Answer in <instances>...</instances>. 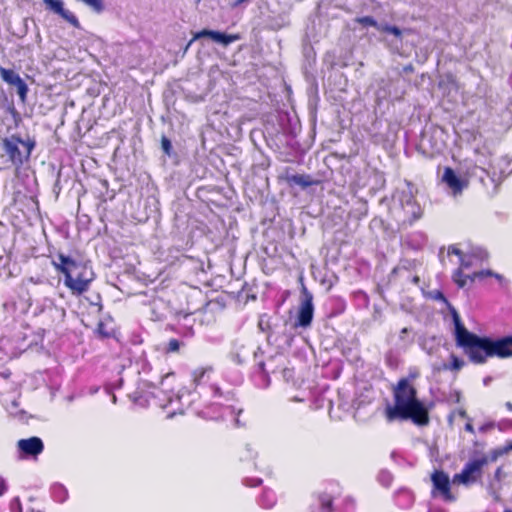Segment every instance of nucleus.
Segmentation results:
<instances>
[{
	"mask_svg": "<svg viewBox=\"0 0 512 512\" xmlns=\"http://www.w3.org/2000/svg\"><path fill=\"white\" fill-rule=\"evenodd\" d=\"M44 450L43 441L39 437L20 439L17 442V456L19 459H35Z\"/></svg>",
	"mask_w": 512,
	"mask_h": 512,
	"instance_id": "obj_10",
	"label": "nucleus"
},
{
	"mask_svg": "<svg viewBox=\"0 0 512 512\" xmlns=\"http://www.w3.org/2000/svg\"><path fill=\"white\" fill-rule=\"evenodd\" d=\"M202 37H210L213 41H215L217 43H221L224 46H228L229 44L240 39L239 35H237V34L228 35V34H225V33L219 32V31L204 29L200 32H197L194 35L193 39L187 44L185 50H187L189 48V46L191 45V43L194 40L202 38Z\"/></svg>",
	"mask_w": 512,
	"mask_h": 512,
	"instance_id": "obj_15",
	"label": "nucleus"
},
{
	"mask_svg": "<svg viewBox=\"0 0 512 512\" xmlns=\"http://www.w3.org/2000/svg\"><path fill=\"white\" fill-rule=\"evenodd\" d=\"M313 313V296L306 288H303L302 299L298 311L297 322L295 325L304 328L308 327L312 322Z\"/></svg>",
	"mask_w": 512,
	"mask_h": 512,
	"instance_id": "obj_11",
	"label": "nucleus"
},
{
	"mask_svg": "<svg viewBox=\"0 0 512 512\" xmlns=\"http://www.w3.org/2000/svg\"><path fill=\"white\" fill-rule=\"evenodd\" d=\"M505 512H512V511L507 510V511H505Z\"/></svg>",
	"mask_w": 512,
	"mask_h": 512,
	"instance_id": "obj_51",
	"label": "nucleus"
},
{
	"mask_svg": "<svg viewBox=\"0 0 512 512\" xmlns=\"http://www.w3.org/2000/svg\"><path fill=\"white\" fill-rule=\"evenodd\" d=\"M11 404H12L13 408H16L18 406V403L15 400H13L11 402Z\"/></svg>",
	"mask_w": 512,
	"mask_h": 512,
	"instance_id": "obj_43",
	"label": "nucleus"
},
{
	"mask_svg": "<svg viewBox=\"0 0 512 512\" xmlns=\"http://www.w3.org/2000/svg\"><path fill=\"white\" fill-rule=\"evenodd\" d=\"M478 260H479V258L475 254H472V253L465 254L464 256H461V259L459 261V268L457 270H455L452 275V279H453L454 283L459 288H464L468 284H471V283L475 282L476 280H482L488 276H495L496 278H500V276L498 274H494L490 270H482V271H478V272H473L472 274H466L465 270H468V269L474 267L477 264Z\"/></svg>",
	"mask_w": 512,
	"mask_h": 512,
	"instance_id": "obj_5",
	"label": "nucleus"
},
{
	"mask_svg": "<svg viewBox=\"0 0 512 512\" xmlns=\"http://www.w3.org/2000/svg\"><path fill=\"white\" fill-rule=\"evenodd\" d=\"M500 475H501V468H498V469L495 471V477H496V478H500Z\"/></svg>",
	"mask_w": 512,
	"mask_h": 512,
	"instance_id": "obj_39",
	"label": "nucleus"
},
{
	"mask_svg": "<svg viewBox=\"0 0 512 512\" xmlns=\"http://www.w3.org/2000/svg\"><path fill=\"white\" fill-rule=\"evenodd\" d=\"M509 83H510V85H511V87H512V72H511V75H510V77H509Z\"/></svg>",
	"mask_w": 512,
	"mask_h": 512,
	"instance_id": "obj_45",
	"label": "nucleus"
},
{
	"mask_svg": "<svg viewBox=\"0 0 512 512\" xmlns=\"http://www.w3.org/2000/svg\"><path fill=\"white\" fill-rule=\"evenodd\" d=\"M506 407H507L508 410L512 411V403L507 402L506 403Z\"/></svg>",
	"mask_w": 512,
	"mask_h": 512,
	"instance_id": "obj_41",
	"label": "nucleus"
},
{
	"mask_svg": "<svg viewBox=\"0 0 512 512\" xmlns=\"http://www.w3.org/2000/svg\"><path fill=\"white\" fill-rule=\"evenodd\" d=\"M355 21L361 24L363 27H375L377 26V21L371 16H364L356 18Z\"/></svg>",
	"mask_w": 512,
	"mask_h": 512,
	"instance_id": "obj_23",
	"label": "nucleus"
},
{
	"mask_svg": "<svg viewBox=\"0 0 512 512\" xmlns=\"http://www.w3.org/2000/svg\"><path fill=\"white\" fill-rule=\"evenodd\" d=\"M248 1L249 0H235L234 2L231 3L230 6H231V8H237Z\"/></svg>",
	"mask_w": 512,
	"mask_h": 512,
	"instance_id": "obj_36",
	"label": "nucleus"
},
{
	"mask_svg": "<svg viewBox=\"0 0 512 512\" xmlns=\"http://www.w3.org/2000/svg\"><path fill=\"white\" fill-rule=\"evenodd\" d=\"M508 427L512 428V420L508 422Z\"/></svg>",
	"mask_w": 512,
	"mask_h": 512,
	"instance_id": "obj_48",
	"label": "nucleus"
},
{
	"mask_svg": "<svg viewBox=\"0 0 512 512\" xmlns=\"http://www.w3.org/2000/svg\"><path fill=\"white\" fill-rule=\"evenodd\" d=\"M464 365V361L455 355H451V366L452 370H460Z\"/></svg>",
	"mask_w": 512,
	"mask_h": 512,
	"instance_id": "obj_24",
	"label": "nucleus"
},
{
	"mask_svg": "<svg viewBox=\"0 0 512 512\" xmlns=\"http://www.w3.org/2000/svg\"><path fill=\"white\" fill-rule=\"evenodd\" d=\"M389 33L398 38L402 35V31L396 26H392Z\"/></svg>",
	"mask_w": 512,
	"mask_h": 512,
	"instance_id": "obj_35",
	"label": "nucleus"
},
{
	"mask_svg": "<svg viewBox=\"0 0 512 512\" xmlns=\"http://www.w3.org/2000/svg\"><path fill=\"white\" fill-rule=\"evenodd\" d=\"M512 451V439L507 441L506 444L502 447H499L492 451L491 453V461H496L498 457L509 453Z\"/></svg>",
	"mask_w": 512,
	"mask_h": 512,
	"instance_id": "obj_22",
	"label": "nucleus"
},
{
	"mask_svg": "<svg viewBox=\"0 0 512 512\" xmlns=\"http://www.w3.org/2000/svg\"><path fill=\"white\" fill-rule=\"evenodd\" d=\"M112 401H113V403H116V396L115 395L112 396Z\"/></svg>",
	"mask_w": 512,
	"mask_h": 512,
	"instance_id": "obj_47",
	"label": "nucleus"
},
{
	"mask_svg": "<svg viewBox=\"0 0 512 512\" xmlns=\"http://www.w3.org/2000/svg\"><path fill=\"white\" fill-rule=\"evenodd\" d=\"M415 188L411 183H406L401 189H398L395 194V201L399 202L401 209L404 212V220L414 221L421 217V206L415 199Z\"/></svg>",
	"mask_w": 512,
	"mask_h": 512,
	"instance_id": "obj_8",
	"label": "nucleus"
},
{
	"mask_svg": "<svg viewBox=\"0 0 512 512\" xmlns=\"http://www.w3.org/2000/svg\"><path fill=\"white\" fill-rule=\"evenodd\" d=\"M448 254H454L459 257V260L461 259V256H464L465 254L456 246H451L448 248Z\"/></svg>",
	"mask_w": 512,
	"mask_h": 512,
	"instance_id": "obj_29",
	"label": "nucleus"
},
{
	"mask_svg": "<svg viewBox=\"0 0 512 512\" xmlns=\"http://www.w3.org/2000/svg\"><path fill=\"white\" fill-rule=\"evenodd\" d=\"M35 146L33 141H24L16 136L3 139L2 147L11 163L19 167L29 159L31 152Z\"/></svg>",
	"mask_w": 512,
	"mask_h": 512,
	"instance_id": "obj_7",
	"label": "nucleus"
},
{
	"mask_svg": "<svg viewBox=\"0 0 512 512\" xmlns=\"http://www.w3.org/2000/svg\"><path fill=\"white\" fill-rule=\"evenodd\" d=\"M133 401L140 406H146L149 404V400L144 395L139 394L138 392L135 393Z\"/></svg>",
	"mask_w": 512,
	"mask_h": 512,
	"instance_id": "obj_26",
	"label": "nucleus"
},
{
	"mask_svg": "<svg viewBox=\"0 0 512 512\" xmlns=\"http://www.w3.org/2000/svg\"><path fill=\"white\" fill-rule=\"evenodd\" d=\"M416 393L409 379H400L393 391L394 405L388 406L385 410L387 420L392 422L396 419H410L417 425L428 424V410L418 400Z\"/></svg>",
	"mask_w": 512,
	"mask_h": 512,
	"instance_id": "obj_3",
	"label": "nucleus"
},
{
	"mask_svg": "<svg viewBox=\"0 0 512 512\" xmlns=\"http://www.w3.org/2000/svg\"><path fill=\"white\" fill-rule=\"evenodd\" d=\"M0 76L3 81L10 85H14L17 88V93L24 102L28 92V87L19 74L12 69L0 67Z\"/></svg>",
	"mask_w": 512,
	"mask_h": 512,
	"instance_id": "obj_14",
	"label": "nucleus"
},
{
	"mask_svg": "<svg viewBox=\"0 0 512 512\" xmlns=\"http://www.w3.org/2000/svg\"><path fill=\"white\" fill-rule=\"evenodd\" d=\"M162 148L165 151V153L169 154L171 149V143L167 138L162 139Z\"/></svg>",
	"mask_w": 512,
	"mask_h": 512,
	"instance_id": "obj_32",
	"label": "nucleus"
},
{
	"mask_svg": "<svg viewBox=\"0 0 512 512\" xmlns=\"http://www.w3.org/2000/svg\"><path fill=\"white\" fill-rule=\"evenodd\" d=\"M489 381H490V378H489V377H488V378H485V379H484V384H485V385H488Z\"/></svg>",
	"mask_w": 512,
	"mask_h": 512,
	"instance_id": "obj_44",
	"label": "nucleus"
},
{
	"mask_svg": "<svg viewBox=\"0 0 512 512\" xmlns=\"http://www.w3.org/2000/svg\"><path fill=\"white\" fill-rule=\"evenodd\" d=\"M508 109H509V112L512 114V102L510 103Z\"/></svg>",
	"mask_w": 512,
	"mask_h": 512,
	"instance_id": "obj_46",
	"label": "nucleus"
},
{
	"mask_svg": "<svg viewBox=\"0 0 512 512\" xmlns=\"http://www.w3.org/2000/svg\"><path fill=\"white\" fill-rule=\"evenodd\" d=\"M293 401H302L300 398H294Z\"/></svg>",
	"mask_w": 512,
	"mask_h": 512,
	"instance_id": "obj_49",
	"label": "nucleus"
},
{
	"mask_svg": "<svg viewBox=\"0 0 512 512\" xmlns=\"http://www.w3.org/2000/svg\"><path fill=\"white\" fill-rule=\"evenodd\" d=\"M31 512H41V511H34V510H32Z\"/></svg>",
	"mask_w": 512,
	"mask_h": 512,
	"instance_id": "obj_50",
	"label": "nucleus"
},
{
	"mask_svg": "<svg viewBox=\"0 0 512 512\" xmlns=\"http://www.w3.org/2000/svg\"><path fill=\"white\" fill-rule=\"evenodd\" d=\"M459 415L463 418L466 417V412L464 410L459 411Z\"/></svg>",
	"mask_w": 512,
	"mask_h": 512,
	"instance_id": "obj_42",
	"label": "nucleus"
},
{
	"mask_svg": "<svg viewBox=\"0 0 512 512\" xmlns=\"http://www.w3.org/2000/svg\"><path fill=\"white\" fill-rule=\"evenodd\" d=\"M290 182L303 188L311 186L314 183L311 177L306 175H293L290 178Z\"/></svg>",
	"mask_w": 512,
	"mask_h": 512,
	"instance_id": "obj_21",
	"label": "nucleus"
},
{
	"mask_svg": "<svg viewBox=\"0 0 512 512\" xmlns=\"http://www.w3.org/2000/svg\"><path fill=\"white\" fill-rule=\"evenodd\" d=\"M478 162L483 165L481 169L486 172L487 175H491L493 181L512 174V160L509 162L499 160L497 164L489 163L488 167H485L484 163L481 161Z\"/></svg>",
	"mask_w": 512,
	"mask_h": 512,
	"instance_id": "obj_16",
	"label": "nucleus"
},
{
	"mask_svg": "<svg viewBox=\"0 0 512 512\" xmlns=\"http://www.w3.org/2000/svg\"><path fill=\"white\" fill-rule=\"evenodd\" d=\"M442 182L453 196H457L467 187V179L457 175L452 168L446 167L442 175Z\"/></svg>",
	"mask_w": 512,
	"mask_h": 512,
	"instance_id": "obj_12",
	"label": "nucleus"
},
{
	"mask_svg": "<svg viewBox=\"0 0 512 512\" xmlns=\"http://www.w3.org/2000/svg\"><path fill=\"white\" fill-rule=\"evenodd\" d=\"M431 481L433 485V497H440L446 502H454L456 500V496L451 493V481L448 474L444 471L436 470L431 475Z\"/></svg>",
	"mask_w": 512,
	"mask_h": 512,
	"instance_id": "obj_9",
	"label": "nucleus"
},
{
	"mask_svg": "<svg viewBox=\"0 0 512 512\" xmlns=\"http://www.w3.org/2000/svg\"><path fill=\"white\" fill-rule=\"evenodd\" d=\"M332 497L326 493L320 494L307 512H332Z\"/></svg>",
	"mask_w": 512,
	"mask_h": 512,
	"instance_id": "obj_17",
	"label": "nucleus"
},
{
	"mask_svg": "<svg viewBox=\"0 0 512 512\" xmlns=\"http://www.w3.org/2000/svg\"><path fill=\"white\" fill-rule=\"evenodd\" d=\"M413 341V337L410 336V330L408 328H403L399 333L396 346L401 349H406L413 343Z\"/></svg>",
	"mask_w": 512,
	"mask_h": 512,
	"instance_id": "obj_20",
	"label": "nucleus"
},
{
	"mask_svg": "<svg viewBox=\"0 0 512 512\" xmlns=\"http://www.w3.org/2000/svg\"><path fill=\"white\" fill-rule=\"evenodd\" d=\"M276 503V495L272 490L265 489L259 497V504L263 508H272Z\"/></svg>",
	"mask_w": 512,
	"mask_h": 512,
	"instance_id": "obj_19",
	"label": "nucleus"
},
{
	"mask_svg": "<svg viewBox=\"0 0 512 512\" xmlns=\"http://www.w3.org/2000/svg\"><path fill=\"white\" fill-rule=\"evenodd\" d=\"M194 392L177 394L172 393L176 383L174 373H166L156 384L150 385L153 404L167 412V418L183 414L187 407L205 419L218 420L231 418L236 423L235 409L226 405L222 400L226 398L214 382V371L211 367H200L191 373Z\"/></svg>",
	"mask_w": 512,
	"mask_h": 512,
	"instance_id": "obj_1",
	"label": "nucleus"
},
{
	"mask_svg": "<svg viewBox=\"0 0 512 512\" xmlns=\"http://www.w3.org/2000/svg\"><path fill=\"white\" fill-rule=\"evenodd\" d=\"M7 491V484L4 478L0 477V496Z\"/></svg>",
	"mask_w": 512,
	"mask_h": 512,
	"instance_id": "obj_34",
	"label": "nucleus"
},
{
	"mask_svg": "<svg viewBox=\"0 0 512 512\" xmlns=\"http://www.w3.org/2000/svg\"><path fill=\"white\" fill-rule=\"evenodd\" d=\"M179 348H180V342L177 339H171V340H169V342L167 344L166 352H168V353L177 352L179 350Z\"/></svg>",
	"mask_w": 512,
	"mask_h": 512,
	"instance_id": "obj_25",
	"label": "nucleus"
},
{
	"mask_svg": "<svg viewBox=\"0 0 512 512\" xmlns=\"http://www.w3.org/2000/svg\"><path fill=\"white\" fill-rule=\"evenodd\" d=\"M465 430L471 434H473L475 432L474 427L470 421L468 423H466Z\"/></svg>",
	"mask_w": 512,
	"mask_h": 512,
	"instance_id": "obj_37",
	"label": "nucleus"
},
{
	"mask_svg": "<svg viewBox=\"0 0 512 512\" xmlns=\"http://www.w3.org/2000/svg\"><path fill=\"white\" fill-rule=\"evenodd\" d=\"M495 424L493 422H488L479 427V431L482 433H486L487 431L493 429Z\"/></svg>",
	"mask_w": 512,
	"mask_h": 512,
	"instance_id": "obj_31",
	"label": "nucleus"
},
{
	"mask_svg": "<svg viewBox=\"0 0 512 512\" xmlns=\"http://www.w3.org/2000/svg\"><path fill=\"white\" fill-rule=\"evenodd\" d=\"M379 478H380V481H381L384 485H386V486L390 485V483H391V481H392V476H391V474H390V473H388V472H381V474H380Z\"/></svg>",
	"mask_w": 512,
	"mask_h": 512,
	"instance_id": "obj_27",
	"label": "nucleus"
},
{
	"mask_svg": "<svg viewBox=\"0 0 512 512\" xmlns=\"http://www.w3.org/2000/svg\"><path fill=\"white\" fill-rule=\"evenodd\" d=\"M11 511L12 512H22L21 503L19 499H14L11 502Z\"/></svg>",
	"mask_w": 512,
	"mask_h": 512,
	"instance_id": "obj_30",
	"label": "nucleus"
},
{
	"mask_svg": "<svg viewBox=\"0 0 512 512\" xmlns=\"http://www.w3.org/2000/svg\"><path fill=\"white\" fill-rule=\"evenodd\" d=\"M434 150H435V152H437V153L441 152V150H442V145H440V146H436V147L434 148Z\"/></svg>",
	"mask_w": 512,
	"mask_h": 512,
	"instance_id": "obj_40",
	"label": "nucleus"
},
{
	"mask_svg": "<svg viewBox=\"0 0 512 512\" xmlns=\"http://www.w3.org/2000/svg\"><path fill=\"white\" fill-rule=\"evenodd\" d=\"M376 28H377V30H379L381 32L389 33L392 26L388 25V24H377Z\"/></svg>",
	"mask_w": 512,
	"mask_h": 512,
	"instance_id": "obj_33",
	"label": "nucleus"
},
{
	"mask_svg": "<svg viewBox=\"0 0 512 512\" xmlns=\"http://www.w3.org/2000/svg\"><path fill=\"white\" fill-rule=\"evenodd\" d=\"M52 498L58 502L63 503L68 499V490L60 483H55L51 486Z\"/></svg>",
	"mask_w": 512,
	"mask_h": 512,
	"instance_id": "obj_18",
	"label": "nucleus"
},
{
	"mask_svg": "<svg viewBox=\"0 0 512 512\" xmlns=\"http://www.w3.org/2000/svg\"><path fill=\"white\" fill-rule=\"evenodd\" d=\"M98 332H99L100 334H102L103 336H108V333H106V332H105V328H104L103 323H100V324L98 325Z\"/></svg>",
	"mask_w": 512,
	"mask_h": 512,
	"instance_id": "obj_38",
	"label": "nucleus"
},
{
	"mask_svg": "<svg viewBox=\"0 0 512 512\" xmlns=\"http://www.w3.org/2000/svg\"><path fill=\"white\" fill-rule=\"evenodd\" d=\"M261 482L262 481L259 478H246L244 480L245 485L250 486V487H255V486L259 485Z\"/></svg>",
	"mask_w": 512,
	"mask_h": 512,
	"instance_id": "obj_28",
	"label": "nucleus"
},
{
	"mask_svg": "<svg viewBox=\"0 0 512 512\" xmlns=\"http://www.w3.org/2000/svg\"><path fill=\"white\" fill-rule=\"evenodd\" d=\"M43 2L47 9L58 14L73 27L77 29L80 28L78 18L71 11L64 8V2L62 0H43Z\"/></svg>",
	"mask_w": 512,
	"mask_h": 512,
	"instance_id": "obj_13",
	"label": "nucleus"
},
{
	"mask_svg": "<svg viewBox=\"0 0 512 512\" xmlns=\"http://www.w3.org/2000/svg\"><path fill=\"white\" fill-rule=\"evenodd\" d=\"M488 463L489 458L486 455L470 458L463 466L461 472L453 476L452 483L467 487L477 483L482 478L483 469Z\"/></svg>",
	"mask_w": 512,
	"mask_h": 512,
	"instance_id": "obj_6",
	"label": "nucleus"
},
{
	"mask_svg": "<svg viewBox=\"0 0 512 512\" xmlns=\"http://www.w3.org/2000/svg\"><path fill=\"white\" fill-rule=\"evenodd\" d=\"M454 336L456 345L474 364H483L488 358H507L512 356V336L499 339L480 337L461 323L458 314H453Z\"/></svg>",
	"mask_w": 512,
	"mask_h": 512,
	"instance_id": "obj_2",
	"label": "nucleus"
},
{
	"mask_svg": "<svg viewBox=\"0 0 512 512\" xmlns=\"http://www.w3.org/2000/svg\"><path fill=\"white\" fill-rule=\"evenodd\" d=\"M57 259L58 262L54 261L53 264L57 271L64 274V284L71 293L78 296L86 292L94 280L92 268L86 262L64 254H59Z\"/></svg>",
	"mask_w": 512,
	"mask_h": 512,
	"instance_id": "obj_4",
	"label": "nucleus"
}]
</instances>
